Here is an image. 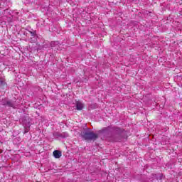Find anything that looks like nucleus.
I'll return each instance as SVG.
<instances>
[{
	"label": "nucleus",
	"instance_id": "1",
	"mask_svg": "<svg viewBox=\"0 0 182 182\" xmlns=\"http://www.w3.org/2000/svg\"><path fill=\"white\" fill-rule=\"evenodd\" d=\"M81 136L85 140H96L97 139V135L93 132H90L89 129L81 133Z\"/></svg>",
	"mask_w": 182,
	"mask_h": 182
},
{
	"label": "nucleus",
	"instance_id": "2",
	"mask_svg": "<svg viewBox=\"0 0 182 182\" xmlns=\"http://www.w3.org/2000/svg\"><path fill=\"white\" fill-rule=\"evenodd\" d=\"M53 154L55 159H60V157H62V152L58 150L54 151Z\"/></svg>",
	"mask_w": 182,
	"mask_h": 182
},
{
	"label": "nucleus",
	"instance_id": "3",
	"mask_svg": "<svg viewBox=\"0 0 182 182\" xmlns=\"http://www.w3.org/2000/svg\"><path fill=\"white\" fill-rule=\"evenodd\" d=\"M76 107H77V110H82V109H83L84 106H83V104H82V102L77 101L76 102Z\"/></svg>",
	"mask_w": 182,
	"mask_h": 182
},
{
	"label": "nucleus",
	"instance_id": "4",
	"mask_svg": "<svg viewBox=\"0 0 182 182\" xmlns=\"http://www.w3.org/2000/svg\"><path fill=\"white\" fill-rule=\"evenodd\" d=\"M5 85V82H4L2 80H0V86H2Z\"/></svg>",
	"mask_w": 182,
	"mask_h": 182
},
{
	"label": "nucleus",
	"instance_id": "5",
	"mask_svg": "<svg viewBox=\"0 0 182 182\" xmlns=\"http://www.w3.org/2000/svg\"><path fill=\"white\" fill-rule=\"evenodd\" d=\"M9 106H10L11 107H14V105L11 103V102H8Z\"/></svg>",
	"mask_w": 182,
	"mask_h": 182
}]
</instances>
